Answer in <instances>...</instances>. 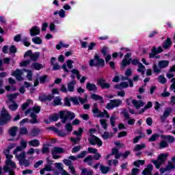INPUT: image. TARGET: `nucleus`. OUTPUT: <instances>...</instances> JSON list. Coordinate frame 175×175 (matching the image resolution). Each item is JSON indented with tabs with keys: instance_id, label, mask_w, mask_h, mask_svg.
I'll return each instance as SVG.
<instances>
[{
	"instance_id": "f257e3e1",
	"label": "nucleus",
	"mask_w": 175,
	"mask_h": 175,
	"mask_svg": "<svg viewBox=\"0 0 175 175\" xmlns=\"http://www.w3.org/2000/svg\"><path fill=\"white\" fill-rule=\"evenodd\" d=\"M90 137L88 138V142L92 146H98V147H102L103 146V142H102V139L100 138L96 137V135H94L95 132H96V129H90L89 130Z\"/></svg>"
},
{
	"instance_id": "f03ea898",
	"label": "nucleus",
	"mask_w": 175,
	"mask_h": 175,
	"mask_svg": "<svg viewBox=\"0 0 175 175\" xmlns=\"http://www.w3.org/2000/svg\"><path fill=\"white\" fill-rule=\"evenodd\" d=\"M131 55H132L131 53H127L124 55V58L122 61V66H126V65H130V64L134 66H143V64L140 63V61H139L138 59H132Z\"/></svg>"
},
{
	"instance_id": "7ed1b4c3",
	"label": "nucleus",
	"mask_w": 175,
	"mask_h": 175,
	"mask_svg": "<svg viewBox=\"0 0 175 175\" xmlns=\"http://www.w3.org/2000/svg\"><path fill=\"white\" fill-rule=\"evenodd\" d=\"M12 121V115L8 111L3 109L0 114V126L8 125Z\"/></svg>"
},
{
	"instance_id": "20e7f679",
	"label": "nucleus",
	"mask_w": 175,
	"mask_h": 175,
	"mask_svg": "<svg viewBox=\"0 0 175 175\" xmlns=\"http://www.w3.org/2000/svg\"><path fill=\"white\" fill-rule=\"evenodd\" d=\"M76 114L70 111H60V119L62 124H66L68 120H75Z\"/></svg>"
},
{
	"instance_id": "39448f33",
	"label": "nucleus",
	"mask_w": 175,
	"mask_h": 175,
	"mask_svg": "<svg viewBox=\"0 0 175 175\" xmlns=\"http://www.w3.org/2000/svg\"><path fill=\"white\" fill-rule=\"evenodd\" d=\"M92 113L93 114H97L96 117L98 118H103V117H106V118H109L110 115L109 114V113H107V111L104 110L103 112H102V111L99 110V109L98 108V103H94L93 105V109H92Z\"/></svg>"
},
{
	"instance_id": "423d86ee",
	"label": "nucleus",
	"mask_w": 175,
	"mask_h": 175,
	"mask_svg": "<svg viewBox=\"0 0 175 175\" xmlns=\"http://www.w3.org/2000/svg\"><path fill=\"white\" fill-rule=\"evenodd\" d=\"M101 158H102V155L100 153H98V152H96V153H94V157H92V155H89V156L86 157L83 159V162L85 163H87V162H88V165L89 166H92L93 159H95V161H99V159H100Z\"/></svg>"
},
{
	"instance_id": "0eeeda50",
	"label": "nucleus",
	"mask_w": 175,
	"mask_h": 175,
	"mask_svg": "<svg viewBox=\"0 0 175 175\" xmlns=\"http://www.w3.org/2000/svg\"><path fill=\"white\" fill-rule=\"evenodd\" d=\"M27 57H30V61H37L40 57V53H32L31 50H28L24 55V58H27Z\"/></svg>"
},
{
	"instance_id": "6e6552de",
	"label": "nucleus",
	"mask_w": 175,
	"mask_h": 175,
	"mask_svg": "<svg viewBox=\"0 0 175 175\" xmlns=\"http://www.w3.org/2000/svg\"><path fill=\"white\" fill-rule=\"evenodd\" d=\"M97 85H99L101 90H109V88H110V83L106 82V79L103 78L98 79Z\"/></svg>"
},
{
	"instance_id": "1a4fd4ad",
	"label": "nucleus",
	"mask_w": 175,
	"mask_h": 175,
	"mask_svg": "<svg viewBox=\"0 0 175 175\" xmlns=\"http://www.w3.org/2000/svg\"><path fill=\"white\" fill-rule=\"evenodd\" d=\"M62 69L64 70V72H66V73H69V72H72L73 73V75H77L79 73H80L79 72V70H76V69H72V70H69V69H68V66H53L52 68V70H59V69Z\"/></svg>"
},
{
	"instance_id": "9d476101",
	"label": "nucleus",
	"mask_w": 175,
	"mask_h": 175,
	"mask_svg": "<svg viewBox=\"0 0 175 175\" xmlns=\"http://www.w3.org/2000/svg\"><path fill=\"white\" fill-rule=\"evenodd\" d=\"M151 51L152 53H149V58H155V55L159 54V53H163V49H162V46H159L157 49L156 46H153Z\"/></svg>"
},
{
	"instance_id": "9b49d317",
	"label": "nucleus",
	"mask_w": 175,
	"mask_h": 175,
	"mask_svg": "<svg viewBox=\"0 0 175 175\" xmlns=\"http://www.w3.org/2000/svg\"><path fill=\"white\" fill-rule=\"evenodd\" d=\"M172 108L170 107L165 108L163 113V116H161L160 118V120L162 123L165 122V121H166V118L170 116V114H172Z\"/></svg>"
},
{
	"instance_id": "f8f14e48",
	"label": "nucleus",
	"mask_w": 175,
	"mask_h": 175,
	"mask_svg": "<svg viewBox=\"0 0 175 175\" xmlns=\"http://www.w3.org/2000/svg\"><path fill=\"white\" fill-rule=\"evenodd\" d=\"M54 98V95L49 94V95H42L38 97V100L40 102H51L53 100V98Z\"/></svg>"
},
{
	"instance_id": "ddd939ff",
	"label": "nucleus",
	"mask_w": 175,
	"mask_h": 175,
	"mask_svg": "<svg viewBox=\"0 0 175 175\" xmlns=\"http://www.w3.org/2000/svg\"><path fill=\"white\" fill-rule=\"evenodd\" d=\"M48 129L53 131V132H55V133H57V135H58V136H59V137H65L68 135V133H66V132L59 131V130H58V129H57L54 126L48 127Z\"/></svg>"
},
{
	"instance_id": "4468645a",
	"label": "nucleus",
	"mask_w": 175,
	"mask_h": 175,
	"mask_svg": "<svg viewBox=\"0 0 175 175\" xmlns=\"http://www.w3.org/2000/svg\"><path fill=\"white\" fill-rule=\"evenodd\" d=\"M86 90L90 92H96L98 91V86L95 83L88 82L86 83Z\"/></svg>"
},
{
	"instance_id": "2eb2a0df",
	"label": "nucleus",
	"mask_w": 175,
	"mask_h": 175,
	"mask_svg": "<svg viewBox=\"0 0 175 175\" xmlns=\"http://www.w3.org/2000/svg\"><path fill=\"white\" fill-rule=\"evenodd\" d=\"M22 75H23V71H21L19 69H17L16 70L14 71L12 73V76H14V77H16L18 81H23V78L22 77Z\"/></svg>"
},
{
	"instance_id": "dca6fc26",
	"label": "nucleus",
	"mask_w": 175,
	"mask_h": 175,
	"mask_svg": "<svg viewBox=\"0 0 175 175\" xmlns=\"http://www.w3.org/2000/svg\"><path fill=\"white\" fill-rule=\"evenodd\" d=\"M91 99H93V100H100L99 103L103 104L105 103V100H103V97L102 96H99L96 94H92L90 96Z\"/></svg>"
},
{
	"instance_id": "f3484780",
	"label": "nucleus",
	"mask_w": 175,
	"mask_h": 175,
	"mask_svg": "<svg viewBox=\"0 0 175 175\" xmlns=\"http://www.w3.org/2000/svg\"><path fill=\"white\" fill-rule=\"evenodd\" d=\"M168 155L169 154L167 153H162L158 156L157 161L163 165V163L166 162V159Z\"/></svg>"
},
{
	"instance_id": "a211bd4d",
	"label": "nucleus",
	"mask_w": 175,
	"mask_h": 175,
	"mask_svg": "<svg viewBox=\"0 0 175 175\" xmlns=\"http://www.w3.org/2000/svg\"><path fill=\"white\" fill-rule=\"evenodd\" d=\"M49 118L51 122H55L61 118V113L60 112H59V115L58 113H53V115H51Z\"/></svg>"
},
{
	"instance_id": "6ab92c4d",
	"label": "nucleus",
	"mask_w": 175,
	"mask_h": 175,
	"mask_svg": "<svg viewBox=\"0 0 175 175\" xmlns=\"http://www.w3.org/2000/svg\"><path fill=\"white\" fill-rule=\"evenodd\" d=\"M76 80H72L67 84V88L69 92H75V85H76Z\"/></svg>"
},
{
	"instance_id": "aec40b11",
	"label": "nucleus",
	"mask_w": 175,
	"mask_h": 175,
	"mask_svg": "<svg viewBox=\"0 0 175 175\" xmlns=\"http://www.w3.org/2000/svg\"><path fill=\"white\" fill-rule=\"evenodd\" d=\"M129 87V83L128 82H122L120 84H116L114 85V88L116 90H122V88H128Z\"/></svg>"
},
{
	"instance_id": "412c9836",
	"label": "nucleus",
	"mask_w": 175,
	"mask_h": 175,
	"mask_svg": "<svg viewBox=\"0 0 175 175\" xmlns=\"http://www.w3.org/2000/svg\"><path fill=\"white\" fill-rule=\"evenodd\" d=\"M30 117H31V119L29 120L30 124H39V120H38V115L33 112H31L30 113Z\"/></svg>"
},
{
	"instance_id": "4be33fe9",
	"label": "nucleus",
	"mask_w": 175,
	"mask_h": 175,
	"mask_svg": "<svg viewBox=\"0 0 175 175\" xmlns=\"http://www.w3.org/2000/svg\"><path fill=\"white\" fill-rule=\"evenodd\" d=\"M40 33V29L38 28V26H34L30 29V36H36Z\"/></svg>"
},
{
	"instance_id": "5701e85b",
	"label": "nucleus",
	"mask_w": 175,
	"mask_h": 175,
	"mask_svg": "<svg viewBox=\"0 0 175 175\" xmlns=\"http://www.w3.org/2000/svg\"><path fill=\"white\" fill-rule=\"evenodd\" d=\"M94 61H96L97 65L100 66H103L105 65V59H100L98 54H95L94 55Z\"/></svg>"
},
{
	"instance_id": "b1692460",
	"label": "nucleus",
	"mask_w": 175,
	"mask_h": 175,
	"mask_svg": "<svg viewBox=\"0 0 175 175\" xmlns=\"http://www.w3.org/2000/svg\"><path fill=\"white\" fill-rule=\"evenodd\" d=\"M172 46V39L170 38H167V40L164 41L163 43V49L164 50H167V49H170Z\"/></svg>"
},
{
	"instance_id": "393cba45",
	"label": "nucleus",
	"mask_w": 175,
	"mask_h": 175,
	"mask_svg": "<svg viewBox=\"0 0 175 175\" xmlns=\"http://www.w3.org/2000/svg\"><path fill=\"white\" fill-rule=\"evenodd\" d=\"M23 148H27V142L25 141H22L21 143V146H17L16 149L14 150V154L18 151H22Z\"/></svg>"
},
{
	"instance_id": "a878e982",
	"label": "nucleus",
	"mask_w": 175,
	"mask_h": 175,
	"mask_svg": "<svg viewBox=\"0 0 175 175\" xmlns=\"http://www.w3.org/2000/svg\"><path fill=\"white\" fill-rule=\"evenodd\" d=\"M132 103L136 109H140L141 107H143V106H144V103H143L142 100L137 101L136 100H132Z\"/></svg>"
},
{
	"instance_id": "bb28decb",
	"label": "nucleus",
	"mask_w": 175,
	"mask_h": 175,
	"mask_svg": "<svg viewBox=\"0 0 175 175\" xmlns=\"http://www.w3.org/2000/svg\"><path fill=\"white\" fill-rule=\"evenodd\" d=\"M28 143L30 147H39V146H40V142L36 139L29 141Z\"/></svg>"
},
{
	"instance_id": "cd10ccee",
	"label": "nucleus",
	"mask_w": 175,
	"mask_h": 175,
	"mask_svg": "<svg viewBox=\"0 0 175 175\" xmlns=\"http://www.w3.org/2000/svg\"><path fill=\"white\" fill-rule=\"evenodd\" d=\"M161 139L163 140H167L168 143H174L175 138L172 135H161Z\"/></svg>"
},
{
	"instance_id": "c85d7f7f",
	"label": "nucleus",
	"mask_w": 175,
	"mask_h": 175,
	"mask_svg": "<svg viewBox=\"0 0 175 175\" xmlns=\"http://www.w3.org/2000/svg\"><path fill=\"white\" fill-rule=\"evenodd\" d=\"M17 129L18 127L16 126L11 127L8 131L9 135H11L12 137H14V136L17 135Z\"/></svg>"
},
{
	"instance_id": "c756f323",
	"label": "nucleus",
	"mask_w": 175,
	"mask_h": 175,
	"mask_svg": "<svg viewBox=\"0 0 175 175\" xmlns=\"http://www.w3.org/2000/svg\"><path fill=\"white\" fill-rule=\"evenodd\" d=\"M40 132H41L40 129L33 128L31 131V135L33 137H36V136H39Z\"/></svg>"
},
{
	"instance_id": "7c9ffc66",
	"label": "nucleus",
	"mask_w": 175,
	"mask_h": 175,
	"mask_svg": "<svg viewBox=\"0 0 175 175\" xmlns=\"http://www.w3.org/2000/svg\"><path fill=\"white\" fill-rule=\"evenodd\" d=\"M110 102L112 103L113 107H119V106H121V105H122V100H121L120 99L111 100Z\"/></svg>"
},
{
	"instance_id": "2f4dec72",
	"label": "nucleus",
	"mask_w": 175,
	"mask_h": 175,
	"mask_svg": "<svg viewBox=\"0 0 175 175\" xmlns=\"http://www.w3.org/2000/svg\"><path fill=\"white\" fill-rule=\"evenodd\" d=\"M53 152H55L56 154H64L65 152V150L64 148L55 146L54 147V149L52 150Z\"/></svg>"
},
{
	"instance_id": "473e14b6",
	"label": "nucleus",
	"mask_w": 175,
	"mask_h": 175,
	"mask_svg": "<svg viewBox=\"0 0 175 175\" xmlns=\"http://www.w3.org/2000/svg\"><path fill=\"white\" fill-rule=\"evenodd\" d=\"M100 170L103 174H107L110 170V167H106L105 165H100Z\"/></svg>"
},
{
	"instance_id": "72a5a7b5",
	"label": "nucleus",
	"mask_w": 175,
	"mask_h": 175,
	"mask_svg": "<svg viewBox=\"0 0 175 175\" xmlns=\"http://www.w3.org/2000/svg\"><path fill=\"white\" fill-rule=\"evenodd\" d=\"M169 147V144H167V142L165 140H161L159 144V149L163 150V148H166Z\"/></svg>"
},
{
	"instance_id": "f704fd0d",
	"label": "nucleus",
	"mask_w": 175,
	"mask_h": 175,
	"mask_svg": "<svg viewBox=\"0 0 175 175\" xmlns=\"http://www.w3.org/2000/svg\"><path fill=\"white\" fill-rule=\"evenodd\" d=\"M8 108L11 111H16V109H18V104L16 103V102H13L12 104L9 105Z\"/></svg>"
},
{
	"instance_id": "c9c22d12",
	"label": "nucleus",
	"mask_w": 175,
	"mask_h": 175,
	"mask_svg": "<svg viewBox=\"0 0 175 175\" xmlns=\"http://www.w3.org/2000/svg\"><path fill=\"white\" fill-rule=\"evenodd\" d=\"M53 106H61L62 103L61 102V98L59 96H57L55 99L53 100Z\"/></svg>"
},
{
	"instance_id": "e433bc0d",
	"label": "nucleus",
	"mask_w": 175,
	"mask_h": 175,
	"mask_svg": "<svg viewBox=\"0 0 175 175\" xmlns=\"http://www.w3.org/2000/svg\"><path fill=\"white\" fill-rule=\"evenodd\" d=\"M47 79H49V76L44 75L42 77H39L40 83V84H45V83H47Z\"/></svg>"
},
{
	"instance_id": "4c0bfd02",
	"label": "nucleus",
	"mask_w": 175,
	"mask_h": 175,
	"mask_svg": "<svg viewBox=\"0 0 175 175\" xmlns=\"http://www.w3.org/2000/svg\"><path fill=\"white\" fill-rule=\"evenodd\" d=\"M7 96L8 97V100H10V102L13 103V102H14V100H13V99H16V98H17V96H18V93L8 94V95H7Z\"/></svg>"
},
{
	"instance_id": "58836bf2",
	"label": "nucleus",
	"mask_w": 175,
	"mask_h": 175,
	"mask_svg": "<svg viewBox=\"0 0 175 175\" xmlns=\"http://www.w3.org/2000/svg\"><path fill=\"white\" fill-rule=\"evenodd\" d=\"M12 148H14V145L13 144H10L7 149L3 150V154L4 155H8L9 154H10V150H12Z\"/></svg>"
},
{
	"instance_id": "ea45409f",
	"label": "nucleus",
	"mask_w": 175,
	"mask_h": 175,
	"mask_svg": "<svg viewBox=\"0 0 175 175\" xmlns=\"http://www.w3.org/2000/svg\"><path fill=\"white\" fill-rule=\"evenodd\" d=\"M157 80L159 83H161V84H166L167 81V80L166 79V78H165V76L163 75H159Z\"/></svg>"
},
{
	"instance_id": "a19ab883",
	"label": "nucleus",
	"mask_w": 175,
	"mask_h": 175,
	"mask_svg": "<svg viewBox=\"0 0 175 175\" xmlns=\"http://www.w3.org/2000/svg\"><path fill=\"white\" fill-rule=\"evenodd\" d=\"M146 147H147V146H146L144 144H137L134 148V151H140V150L142 148H146Z\"/></svg>"
},
{
	"instance_id": "79ce46f5",
	"label": "nucleus",
	"mask_w": 175,
	"mask_h": 175,
	"mask_svg": "<svg viewBox=\"0 0 175 175\" xmlns=\"http://www.w3.org/2000/svg\"><path fill=\"white\" fill-rule=\"evenodd\" d=\"M113 137V133H109L107 131H105L103 135H102L103 139L104 140H107L109 137Z\"/></svg>"
},
{
	"instance_id": "37998d69",
	"label": "nucleus",
	"mask_w": 175,
	"mask_h": 175,
	"mask_svg": "<svg viewBox=\"0 0 175 175\" xmlns=\"http://www.w3.org/2000/svg\"><path fill=\"white\" fill-rule=\"evenodd\" d=\"M5 165L7 166H11L12 169H16V163L13 162L12 160H6Z\"/></svg>"
},
{
	"instance_id": "c03bdc74",
	"label": "nucleus",
	"mask_w": 175,
	"mask_h": 175,
	"mask_svg": "<svg viewBox=\"0 0 175 175\" xmlns=\"http://www.w3.org/2000/svg\"><path fill=\"white\" fill-rule=\"evenodd\" d=\"M62 47H64L65 49L69 47V44H64V42H60L59 44L56 45V49L57 50H61V49H62Z\"/></svg>"
},
{
	"instance_id": "a18cd8bd",
	"label": "nucleus",
	"mask_w": 175,
	"mask_h": 175,
	"mask_svg": "<svg viewBox=\"0 0 175 175\" xmlns=\"http://www.w3.org/2000/svg\"><path fill=\"white\" fill-rule=\"evenodd\" d=\"M83 132L84 131L83 130V129L81 127H79L78 129V131H73V135H75V136H81Z\"/></svg>"
},
{
	"instance_id": "49530a36",
	"label": "nucleus",
	"mask_w": 175,
	"mask_h": 175,
	"mask_svg": "<svg viewBox=\"0 0 175 175\" xmlns=\"http://www.w3.org/2000/svg\"><path fill=\"white\" fill-rule=\"evenodd\" d=\"M163 68H166V66H153V71L154 73H161Z\"/></svg>"
},
{
	"instance_id": "de8ad7c7",
	"label": "nucleus",
	"mask_w": 175,
	"mask_h": 175,
	"mask_svg": "<svg viewBox=\"0 0 175 175\" xmlns=\"http://www.w3.org/2000/svg\"><path fill=\"white\" fill-rule=\"evenodd\" d=\"M87 154H88L87 150H83L81 153H79V154L77 155V158L78 159H81L83 158H85V155H87Z\"/></svg>"
},
{
	"instance_id": "09e8293b",
	"label": "nucleus",
	"mask_w": 175,
	"mask_h": 175,
	"mask_svg": "<svg viewBox=\"0 0 175 175\" xmlns=\"http://www.w3.org/2000/svg\"><path fill=\"white\" fill-rule=\"evenodd\" d=\"M100 124L103 126V129H105V131H107V123L105 119H101L100 120Z\"/></svg>"
},
{
	"instance_id": "8fccbe9b",
	"label": "nucleus",
	"mask_w": 175,
	"mask_h": 175,
	"mask_svg": "<svg viewBox=\"0 0 175 175\" xmlns=\"http://www.w3.org/2000/svg\"><path fill=\"white\" fill-rule=\"evenodd\" d=\"M41 109L42 107H40V106L34 105V107L31 109V111H33V113H36V114H38L40 113Z\"/></svg>"
},
{
	"instance_id": "3c124183",
	"label": "nucleus",
	"mask_w": 175,
	"mask_h": 175,
	"mask_svg": "<svg viewBox=\"0 0 175 175\" xmlns=\"http://www.w3.org/2000/svg\"><path fill=\"white\" fill-rule=\"evenodd\" d=\"M152 163H154L156 169H159L161 167V165H163L161 161H159L158 160H152Z\"/></svg>"
},
{
	"instance_id": "603ef678",
	"label": "nucleus",
	"mask_w": 175,
	"mask_h": 175,
	"mask_svg": "<svg viewBox=\"0 0 175 175\" xmlns=\"http://www.w3.org/2000/svg\"><path fill=\"white\" fill-rule=\"evenodd\" d=\"M65 129L67 132H72L73 131V126H72V123H67L65 125Z\"/></svg>"
},
{
	"instance_id": "864d4df0",
	"label": "nucleus",
	"mask_w": 175,
	"mask_h": 175,
	"mask_svg": "<svg viewBox=\"0 0 175 175\" xmlns=\"http://www.w3.org/2000/svg\"><path fill=\"white\" fill-rule=\"evenodd\" d=\"M159 137V134L154 133L151 135V137L149 138V142H155L157 139Z\"/></svg>"
},
{
	"instance_id": "5fc2aeb1",
	"label": "nucleus",
	"mask_w": 175,
	"mask_h": 175,
	"mask_svg": "<svg viewBox=\"0 0 175 175\" xmlns=\"http://www.w3.org/2000/svg\"><path fill=\"white\" fill-rule=\"evenodd\" d=\"M19 135H28V129H27V127L21 128L19 131Z\"/></svg>"
},
{
	"instance_id": "6e6d98bb",
	"label": "nucleus",
	"mask_w": 175,
	"mask_h": 175,
	"mask_svg": "<svg viewBox=\"0 0 175 175\" xmlns=\"http://www.w3.org/2000/svg\"><path fill=\"white\" fill-rule=\"evenodd\" d=\"M143 137H146V135L143 134L142 135H138L136 136L134 139H133V143L134 144H136V143H139V140H140Z\"/></svg>"
},
{
	"instance_id": "4d7b16f0",
	"label": "nucleus",
	"mask_w": 175,
	"mask_h": 175,
	"mask_svg": "<svg viewBox=\"0 0 175 175\" xmlns=\"http://www.w3.org/2000/svg\"><path fill=\"white\" fill-rule=\"evenodd\" d=\"M137 70L141 73L142 76H144V75L146 73V66H139Z\"/></svg>"
},
{
	"instance_id": "13d9d810",
	"label": "nucleus",
	"mask_w": 175,
	"mask_h": 175,
	"mask_svg": "<svg viewBox=\"0 0 175 175\" xmlns=\"http://www.w3.org/2000/svg\"><path fill=\"white\" fill-rule=\"evenodd\" d=\"M32 42H33V43L36 44H42V39H40L39 37L32 38Z\"/></svg>"
},
{
	"instance_id": "bf43d9fd",
	"label": "nucleus",
	"mask_w": 175,
	"mask_h": 175,
	"mask_svg": "<svg viewBox=\"0 0 175 175\" xmlns=\"http://www.w3.org/2000/svg\"><path fill=\"white\" fill-rule=\"evenodd\" d=\"M64 106H67V107H70L72 104L70 103V98L66 97L64 98Z\"/></svg>"
},
{
	"instance_id": "052dcab7",
	"label": "nucleus",
	"mask_w": 175,
	"mask_h": 175,
	"mask_svg": "<svg viewBox=\"0 0 175 175\" xmlns=\"http://www.w3.org/2000/svg\"><path fill=\"white\" fill-rule=\"evenodd\" d=\"M93 173L92 171H88L85 168H83L82 170L81 175H92Z\"/></svg>"
},
{
	"instance_id": "680f3d73",
	"label": "nucleus",
	"mask_w": 175,
	"mask_h": 175,
	"mask_svg": "<svg viewBox=\"0 0 175 175\" xmlns=\"http://www.w3.org/2000/svg\"><path fill=\"white\" fill-rule=\"evenodd\" d=\"M168 165L166 166L167 167V170H168V172L170 170H172L173 169H175V165H174L173 163H172V162L168 161L167 162Z\"/></svg>"
},
{
	"instance_id": "e2e57ef3",
	"label": "nucleus",
	"mask_w": 175,
	"mask_h": 175,
	"mask_svg": "<svg viewBox=\"0 0 175 175\" xmlns=\"http://www.w3.org/2000/svg\"><path fill=\"white\" fill-rule=\"evenodd\" d=\"M31 64V60H23L20 63V66H28Z\"/></svg>"
},
{
	"instance_id": "0e129e2a",
	"label": "nucleus",
	"mask_w": 175,
	"mask_h": 175,
	"mask_svg": "<svg viewBox=\"0 0 175 175\" xmlns=\"http://www.w3.org/2000/svg\"><path fill=\"white\" fill-rule=\"evenodd\" d=\"M81 150V146H75L72 150V152L73 154H76V152H79V151H80Z\"/></svg>"
},
{
	"instance_id": "69168bd1",
	"label": "nucleus",
	"mask_w": 175,
	"mask_h": 175,
	"mask_svg": "<svg viewBox=\"0 0 175 175\" xmlns=\"http://www.w3.org/2000/svg\"><path fill=\"white\" fill-rule=\"evenodd\" d=\"M169 65V62L166 60L160 61L159 62V66H167Z\"/></svg>"
},
{
	"instance_id": "338daca9",
	"label": "nucleus",
	"mask_w": 175,
	"mask_h": 175,
	"mask_svg": "<svg viewBox=\"0 0 175 175\" xmlns=\"http://www.w3.org/2000/svg\"><path fill=\"white\" fill-rule=\"evenodd\" d=\"M70 102H72L74 105H80V103H79V100L76 97H70Z\"/></svg>"
},
{
	"instance_id": "774afa93",
	"label": "nucleus",
	"mask_w": 175,
	"mask_h": 175,
	"mask_svg": "<svg viewBox=\"0 0 175 175\" xmlns=\"http://www.w3.org/2000/svg\"><path fill=\"white\" fill-rule=\"evenodd\" d=\"M31 100H27L26 103H23L22 105L23 110H25L28 106H29V104L31 103Z\"/></svg>"
}]
</instances>
